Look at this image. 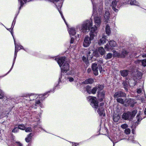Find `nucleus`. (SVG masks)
<instances>
[{
	"label": "nucleus",
	"mask_w": 146,
	"mask_h": 146,
	"mask_svg": "<svg viewBox=\"0 0 146 146\" xmlns=\"http://www.w3.org/2000/svg\"><path fill=\"white\" fill-rule=\"evenodd\" d=\"M94 27H92V21L91 19L87 20L84 21L81 25H78L76 26V29L79 30L81 32L86 33L89 32V37L88 36H86L83 42V46L84 47H87L89 46L91 43V41L95 37L97 36L98 32L97 27L100 26V23L98 25L96 24Z\"/></svg>",
	"instance_id": "1"
},
{
	"label": "nucleus",
	"mask_w": 146,
	"mask_h": 146,
	"mask_svg": "<svg viewBox=\"0 0 146 146\" xmlns=\"http://www.w3.org/2000/svg\"><path fill=\"white\" fill-rule=\"evenodd\" d=\"M47 95V93L38 95L35 94H31L29 95V99H28L31 103V102L34 105H33L32 108H36L35 106H40L42 108L43 107V105L41 103V101H42L47 97L46 96Z\"/></svg>",
	"instance_id": "2"
},
{
	"label": "nucleus",
	"mask_w": 146,
	"mask_h": 146,
	"mask_svg": "<svg viewBox=\"0 0 146 146\" xmlns=\"http://www.w3.org/2000/svg\"><path fill=\"white\" fill-rule=\"evenodd\" d=\"M91 0L93 5V15L94 17L95 23L97 25H99L100 21V0Z\"/></svg>",
	"instance_id": "3"
},
{
	"label": "nucleus",
	"mask_w": 146,
	"mask_h": 146,
	"mask_svg": "<svg viewBox=\"0 0 146 146\" xmlns=\"http://www.w3.org/2000/svg\"><path fill=\"white\" fill-rule=\"evenodd\" d=\"M65 58L61 57L60 58H56L55 60L58 63L61 68V72L62 73H66L70 70L69 64L65 61Z\"/></svg>",
	"instance_id": "4"
},
{
	"label": "nucleus",
	"mask_w": 146,
	"mask_h": 146,
	"mask_svg": "<svg viewBox=\"0 0 146 146\" xmlns=\"http://www.w3.org/2000/svg\"><path fill=\"white\" fill-rule=\"evenodd\" d=\"M87 99L92 106L94 108L96 112L99 114V116H100V104H99L96 98L89 96L87 98Z\"/></svg>",
	"instance_id": "5"
},
{
	"label": "nucleus",
	"mask_w": 146,
	"mask_h": 146,
	"mask_svg": "<svg viewBox=\"0 0 146 146\" xmlns=\"http://www.w3.org/2000/svg\"><path fill=\"white\" fill-rule=\"evenodd\" d=\"M86 90L87 93L89 94H95L96 92L98 91L97 95L98 97V98L100 96V85H99L98 86L94 87L92 89L91 88V86L89 85H87L86 87Z\"/></svg>",
	"instance_id": "6"
},
{
	"label": "nucleus",
	"mask_w": 146,
	"mask_h": 146,
	"mask_svg": "<svg viewBox=\"0 0 146 146\" xmlns=\"http://www.w3.org/2000/svg\"><path fill=\"white\" fill-rule=\"evenodd\" d=\"M100 54V47H99L98 50L96 49L94 51L92 50H90L87 53L88 59L91 60L94 56L98 57Z\"/></svg>",
	"instance_id": "7"
},
{
	"label": "nucleus",
	"mask_w": 146,
	"mask_h": 146,
	"mask_svg": "<svg viewBox=\"0 0 146 146\" xmlns=\"http://www.w3.org/2000/svg\"><path fill=\"white\" fill-rule=\"evenodd\" d=\"M11 100L12 99L10 98H4L2 102L0 104V108L3 109L4 108H9Z\"/></svg>",
	"instance_id": "8"
},
{
	"label": "nucleus",
	"mask_w": 146,
	"mask_h": 146,
	"mask_svg": "<svg viewBox=\"0 0 146 146\" xmlns=\"http://www.w3.org/2000/svg\"><path fill=\"white\" fill-rule=\"evenodd\" d=\"M137 113V111L135 110L132 112H128L127 113H123L122 115V118L125 120H130L134 117Z\"/></svg>",
	"instance_id": "9"
},
{
	"label": "nucleus",
	"mask_w": 146,
	"mask_h": 146,
	"mask_svg": "<svg viewBox=\"0 0 146 146\" xmlns=\"http://www.w3.org/2000/svg\"><path fill=\"white\" fill-rule=\"evenodd\" d=\"M72 73L71 71H69L66 73H62V72H61V76L59 79V82L62 83L66 82L67 80V75H71Z\"/></svg>",
	"instance_id": "10"
},
{
	"label": "nucleus",
	"mask_w": 146,
	"mask_h": 146,
	"mask_svg": "<svg viewBox=\"0 0 146 146\" xmlns=\"http://www.w3.org/2000/svg\"><path fill=\"white\" fill-rule=\"evenodd\" d=\"M18 46H15V47L14 56V59H13V63L12 64V66L10 69L7 72V73L6 74V75H7V74H8L11 71V70H12V68L13 67V66H14V64L15 62L16 59V57L17 56V53L18 52V51L19 49H18V48L17 47Z\"/></svg>",
	"instance_id": "11"
},
{
	"label": "nucleus",
	"mask_w": 146,
	"mask_h": 146,
	"mask_svg": "<svg viewBox=\"0 0 146 146\" xmlns=\"http://www.w3.org/2000/svg\"><path fill=\"white\" fill-rule=\"evenodd\" d=\"M92 69L94 74L97 76L98 74V68L97 64L95 63H93L92 64Z\"/></svg>",
	"instance_id": "12"
},
{
	"label": "nucleus",
	"mask_w": 146,
	"mask_h": 146,
	"mask_svg": "<svg viewBox=\"0 0 146 146\" xmlns=\"http://www.w3.org/2000/svg\"><path fill=\"white\" fill-rule=\"evenodd\" d=\"M60 82H59V80H58V83L54 87L53 89L46 93H47V96H48V93H50L51 92L53 93L54 92L55 90L61 88V86L59 85Z\"/></svg>",
	"instance_id": "13"
},
{
	"label": "nucleus",
	"mask_w": 146,
	"mask_h": 146,
	"mask_svg": "<svg viewBox=\"0 0 146 146\" xmlns=\"http://www.w3.org/2000/svg\"><path fill=\"white\" fill-rule=\"evenodd\" d=\"M126 95L125 93L123 92L119 91L116 92L113 95V97L115 98L119 97H125Z\"/></svg>",
	"instance_id": "14"
},
{
	"label": "nucleus",
	"mask_w": 146,
	"mask_h": 146,
	"mask_svg": "<svg viewBox=\"0 0 146 146\" xmlns=\"http://www.w3.org/2000/svg\"><path fill=\"white\" fill-rule=\"evenodd\" d=\"M39 118H38L37 120L38 122L37 125H33V127L34 128V129L36 130L38 129L39 128H40L42 130H44L45 132H47V131H45L42 127H41V125L40 123V122L39 121Z\"/></svg>",
	"instance_id": "15"
},
{
	"label": "nucleus",
	"mask_w": 146,
	"mask_h": 146,
	"mask_svg": "<svg viewBox=\"0 0 146 146\" xmlns=\"http://www.w3.org/2000/svg\"><path fill=\"white\" fill-rule=\"evenodd\" d=\"M117 2L116 0L113 1L111 3V6L113 9L116 12H118V10L116 8L117 5Z\"/></svg>",
	"instance_id": "16"
},
{
	"label": "nucleus",
	"mask_w": 146,
	"mask_h": 146,
	"mask_svg": "<svg viewBox=\"0 0 146 146\" xmlns=\"http://www.w3.org/2000/svg\"><path fill=\"white\" fill-rule=\"evenodd\" d=\"M68 31L70 36H74L76 33L75 29L73 28H69Z\"/></svg>",
	"instance_id": "17"
},
{
	"label": "nucleus",
	"mask_w": 146,
	"mask_h": 146,
	"mask_svg": "<svg viewBox=\"0 0 146 146\" xmlns=\"http://www.w3.org/2000/svg\"><path fill=\"white\" fill-rule=\"evenodd\" d=\"M33 135V134L32 133H31L28 135L27 137L25 139L27 143H29L31 141L32 138V137Z\"/></svg>",
	"instance_id": "18"
},
{
	"label": "nucleus",
	"mask_w": 146,
	"mask_h": 146,
	"mask_svg": "<svg viewBox=\"0 0 146 146\" xmlns=\"http://www.w3.org/2000/svg\"><path fill=\"white\" fill-rule=\"evenodd\" d=\"M110 13L108 11L106 10L105 11L104 17L106 19L105 21L106 22H108V20H109L110 18Z\"/></svg>",
	"instance_id": "19"
},
{
	"label": "nucleus",
	"mask_w": 146,
	"mask_h": 146,
	"mask_svg": "<svg viewBox=\"0 0 146 146\" xmlns=\"http://www.w3.org/2000/svg\"><path fill=\"white\" fill-rule=\"evenodd\" d=\"M94 82V80L92 78H89L86 80L83 83L85 84H92Z\"/></svg>",
	"instance_id": "20"
},
{
	"label": "nucleus",
	"mask_w": 146,
	"mask_h": 146,
	"mask_svg": "<svg viewBox=\"0 0 146 146\" xmlns=\"http://www.w3.org/2000/svg\"><path fill=\"white\" fill-rule=\"evenodd\" d=\"M125 3L130 2L131 5H138L139 3L136 2L135 0H125Z\"/></svg>",
	"instance_id": "21"
},
{
	"label": "nucleus",
	"mask_w": 146,
	"mask_h": 146,
	"mask_svg": "<svg viewBox=\"0 0 146 146\" xmlns=\"http://www.w3.org/2000/svg\"><path fill=\"white\" fill-rule=\"evenodd\" d=\"M120 72L121 75L123 77L126 76L128 74V71L126 70H121Z\"/></svg>",
	"instance_id": "22"
},
{
	"label": "nucleus",
	"mask_w": 146,
	"mask_h": 146,
	"mask_svg": "<svg viewBox=\"0 0 146 146\" xmlns=\"http://www.w3.org/2000/svg\"><path fill=\"white\" fill-rule=\"evenodd\" d=\"M128 52L125 50H123L120 54V57H124L127 54Z\"/></svg>",
	"instance_id": "23"
},
{
	"label": "nucleus",
	"mask_w": 146,
	"mask_h": 146,
	"mask_svg": "<svg viewBox=\"0 0 146 146\" xmlns=\"http://www.w3.org/2000/svg\"><path fill=\"white\" fill-rule=\"evenodd\" d=\"M106 33L109 35L111 33L110 29V26L108 25H107L106 28Z\"/></svg>",
	"instance_id": "24"
},
{
	"label": "nucleus",
	"mask_w": 146,
	"mask_h": 146,
	"mask_svg": "<svg viewBox=\"0 0 146 146\" xmlns=\"http://www.w3.org/2000/svg\"><path fill=\"white\" fill-rule=\"evenodd\" d=\"M18 127L19 129L22 130H24L26 128L25 125L24 124H19L18 125Z\"/></svg>",
	"instance_id": "25"
},
{
	"label": "nucleus",
	"mask_w": 146,
	"mask_h": 146,
	"mask_svg": "<svg viewBox=\"0 0 146 146\" xmlns=\"http://www.w3.org/2000/svg\"><path fill=\"white\" fill-rule=\"evenodd\" d=\"M109 44L111 46L115 47L116 45V43L115 41L112 40L109 42Z\"/></svg>",
	"instance_id": "26"
},
{
	"label": "nucleus",
	"mask_w": 146,
	"mask_h": 146,
	"mask_svg": "<svg viewBox=\"0 0 146 146\" xmlns=\"http://www.w3.org/2000/svg\"><path fill=\"white\" fill-rule=\"evenodd\" d=\"M119 116L117 115H114L113 117V120L115 122H117L119 119Z\"/></svg>",
	"instance_id": "27"
},
{
	"label": "nucleus",
	"mask_w": 146,
	"mask_h": 146,
	"mask_svg": "<svg viewBox=\"0 0 146 146\" xmlns=\"http://www.w3.org/2000/svg\"><path fill=\"white\" fill-rule=\"evenodd\" d=\"M113 56L114 57H120V54H119L115 51H113Z\"/></svg>",
	"instance_id": "28"
},
{
	"label": "nucleus",
	"mask_w": 146,
	"mask_h": 146,
	"mask_svg": "<svg viewBox=\"0 0 146 146\" xmlns=\"http://www.w3.org/2000/svg\"><path fill=\"white\" fill-rule=\"evenodd\" d=\"M67 81H69L70 82H72L74 80V79L73 78L69 76H68V75H67Z\"/></svg>",
	"instance_id": "29"
},
{
	"label": "nucleus",
	"mask_w": 146,
	"mask_h": 146,
	"mask_svg": "<svg viewBox=\"0 0 146 146\" xmlns=\"http://www.w3.org/2000/svg\"><path fill=\"white\" fill-rule=\"evenodd\" d=\"M19 129L18 127H15L12 130V131L13 133H17L19 132Z\"/></svg>",
	"instance_id": "30"
},
{
	"label": "nucleus",
	"mask_w": 146,
	"mask_h": 146,
	"mask_svg": "<svg viewBox=\"0 0 146 146\" xmlns=\"http://www.w3.org/2000/svg\"><path fill=\"white\" fill-rule=\"evenodd\" d=\"M117 102L123 104L124 103V100L123 99L121 98H117Z\"/></svg>",
	"instance_id": "31"
},
{
	"label": "nucleus",
	"mask_w": 146,
	"mask_h": 146,
	"mask_svg": "<svg viewBox=\"0 0 146 146\" xmlns=\"http://www.w3.org/2000/svg\"><path fill=\"white\" fill-rule=\"evenodd\" d=\"M106 42L105 37L103 35L102 36V38L101 39V44L104 43Z\"/></svg>",
	"instance_id": "32"
},
{
	"label": "nucleus",
	"mask_w": 146,
	"mask_h": 146,
	"mask_svg": "<svg viewBox=\"0 0 146 146\" xmlns=\"http://www.w3.org/2000/svg\"><path fill=\"white\" fill-rule=\"evenodd\" d=\"M16 17H14V20L13 21L11 26V28H12L11 30H13V29L14 28V26L15 24V22H16Z\"/></svg>",
	"instance_id": "33"
},
{
	"label": "nucleus",
	"mask_w": 146,
	"mask_h": 146,
	"mask_svg": "<svg viewBox=\"0 0 146 146\" xmlns=\"http://www.w3.org/2000/svg\"><path fill=\"white\" fill-rule=\"evenodd\" d=\"M14 44H15V47L16 46H17V47H18V49H19L20 50L21 49H22V48H23V46H22L19 45L18 44H17L16 43L15 40H14Z\"/></svg>",
	"instance_id": "34"
},
{
	"label": "nucleus",
	"mask_w": 146,
	"mask_h": 146,
	"mask_svg": "<svg viewBox=\"0 0 146 146\" xmlns=\"http://www.w3.org/2000/svg\"><path fill=\"white\" fill-rule=\"evenodd\" d=\"M4 95V92L3 91L0 89V99L3 98Z\"/></svg>",
	"instance_id": "35"
},
{
	"label": "nucleus",
	"mask_w": 146,
	"mask_h": 146,
	"mask_svg": "<svg viewBox=\"0 0 146 146\" xmlns=\"http://www.w3.org/2000/svg\"><path fill=\"white\" fill-rule=\"evenodd\" d=\"M15 144L16 146H23V145L19 142H15Z\"/></svg>",
	"instance_id": "36"
},
{
	"label": "nucleus",
	"mask_w": 146,
	"mask_h": 146,
	"mask_svg": "<svg viewBox=\"0 0 146 146\" xmlns=\"http://www.w3.org/2000/svg\"><path fill=\"white\" fill-rule=\"evenodd\" d=\"M141 63L142 65L145 67L146 66V60L144 59L142 60Z\"/></svg>",
	"instance_id": "37"
},
{
	"label": "nucleus",
	"mask_w": 146,
	"mask_h": 146,
	"mask_svg": "<svg viewBox=\"0 0 146 146\" xmlns=\"http://www.w3.org/2000/svg\"><path fill=\"white\" fill-rule=\"evenodd\" d=\"M25 130V131L27 132H31L32 131L31 128L30 127H28L27 128H26Z\"/></svg>",
	"instance_id": "38"
},
{
	"label": "nucleus",
	"mask_w": 146,
	"mask_h": 146,
	"mask_svg": "<svg viewBox=\"0 0 146 146\" xmlns=\"http://www.w3.org/2000/svg\"><path fill=\"white\" fill-rule=\"evenodd\" d=\"M125 132L126 134H129L130 133L131 130L127 128L125 130Z\"/></svg>",
	"instance_id": "39"
},
{
	"label": "nucleus",
	"mask_w": 146,
	"mask_h": 146,
	"mask_svg": "<svg viewBox=\"0 0 146 146\" xmlns=\"http://www.w3.org/2000/svg\"><path fill=\"white\" fill-rule=\"evenodd\" d=\"M112 56V54L111 53H109L107 55V58L109 59L111 58Z\"/></svg>",
	"instance_id": "40"
},
{
	"label": "nucleus",
	"mask_w": 146,
	"mask_h": 146,
	"mask_svg": "<svg viewBox=\"0 0 146 146\" xmlns=\"http://www.w3.org/2000/svg\"><path fill=\"white\" fill-rule=\"evenodd\" d=\"M105 93V92L104 91H103L101 93V101L102 100V99L104 98Z\"/></svg>",
	"instance_id": "41"
},
{
	"label": "nucleus",
	"mask_w": 146,
	"mask_h": 146,
	"mask_svg": "<svg viewBox=\"0 0 146 146\" xmlns=\"http://www.w3.org/2000/svg\"><path fill=\"white\" fill-rule=\"evenodd\" d=\"M127 127H128L127 125L126 124H124L123 125H122L121 126V127L123 129H125V128H127Z\"/></svg>",
	"instance_id": "42"
},
{
	"label": "nucleus",
	"mask_w": 146,
	"mask_h": 146,
	"mask_svg": "<svg viewBox=\"0 0 146 146\" xmlns=\"http://www.w3.org/2000/svg\"><path fill=\"white\" fill-rule=\"evenodd\" d=\"M101 55H102L105 53V50H104L102 47H101Z\"/></svg>",
	"instance_id": "43"
},
{
	"label": "nucleus",
	"mask_w": 146,
	"mask_h": 146,
	"mask_svg": "<svg viewBox=\"0 0 146 146\" xmlns=\"http://www.w3.org/2000/svg\"><path fill=\"white\" fill-rule=\"evenodd\" d=\"M101 116H104L105 115V113L104 111V110H102V111H101Z\"/></svg>",
	"instance_id": "44"
},
{
	"label": "nucleus",
	"mask_w": 146,
	"mask_h": 146,
	"mask_svg": "<svg viewBox=\"0 0 146 146\" xmlns=\"http://www.w3.org/2000/svg\"><path fill=\"white\" fill-rule=\"evenodd\" d=\"M82 59L83 61L85 62H86L87 61V59L89 60V59H88V58L87 59V58L84 56H83L82 57Z\"/></svg>",
	"instance_id": "45"
},
{
	"label": "nucleus",
	"mask_w": 146,
	"mask_h": 146,
	"mask_svg": "<svg viewBox=\"0 0 146 146\" xmlns=\"http://www.w3.org/2000/svg\"><path fill=\"white\" fill-rule=\"evenodd\" d=\"M141 61H142V60H137L135 61V63L136 64H138L140 62H141Z\"/></svg>",
	"instance_id": "46"
},
{
	"label": "nucleus",
	"mask_w": 146,
	"mask_h": 146,
	"mask_svg": "<svg viewBox=\"0 0 146 146\" xmlns=\"http://www.w3.org/2000/svg\"><path fill=\"white\" fill-rule=\"evenodd\" d=\"M74 41V38L72 37L71 38V40L70 41V43L71 44H72L73 43Z\"/></svg>",
	"instance_id": "47"
},
{
	"label": "nucleus",
	"mask_w": 146,
	"mask_h": 146,
	"mask_svg": "<svg viewBox=\"0 0 146 146\" xmlns=\"http://www.w3.org/2000/svg\"><path fill=\"white\" fill-rule=\"evenodd\" d=\"M140 113H139L138 114H137V121H139V120H141V119H139V116H140Z\"/></svg>",
	"instance_id": "48"
},
{
	"label": "nucleus",
	"mask_w": 146,
	"mask_h": 146,
	"mask_svg": "<svg viewBox=\"0 0 146 146\" xmlns=\"http://www.w3.org/2000/svg\"><path fill=\"white\" fill-rule=\"evenodd\" d=\"M100 127L99 128V131H98V132L99 133L97 135H96V136L99 135L100 134Z\"/></svg>",
	"instance_id": "49"
},
{
	"label": "nucleus",
	"mask_w": 146,
	"mask_h": 146,
	"mask_svg": "<svg viewBox=\"0 0 146 146\" xmlns=\"http://www.w3.org/2000/svg\"><path fill=\"white\" fill-rule=\"evenodd\" d=\"M141 92V91L140 89H138L137 90V92L138 94L140 93Z\"/></svg>",
	"instance_id": "50"
},
{
	"label": "nucleus",
	"mask_w": 146,
	"mask_h": 146,
	"mask_svg": "<svg viewBox=\"0 0 146 146\" xmlns=\"http://www.w3.org/2000/svg\"><path fill=\"white\" fill-rule=\"evenodd\" d=\"M70 143H72V146H77V145H76L75 144V142H70Z\"/></svg>",
	"instance_id": "51"
},
{
	"label": "nucleus",
	"mask_w": 146,
	"mask_h": 146,
	"mask_svg": "<svg viewBox=\"0 0 146 146\" xmlns=\"http://www.w3.org/2000/svg\"><path fill=\"white\" fill-rule=\"evenodd\" d=\"M91 69L90 68H88V73H89L91 71Z\"/></svg>",
	"instance_id": "52"
},
{
	"label": "nucleus",
	"mask_w": 146,
	"mask_h": 146,
	"mask_svg": "<svg viewBox=\"0 0 146 146\" xmlns=\"http://www.w3.org/2000/svg\"><path fill=\"white\" fill-rule=\"evenodd\" d=\"M11 32V35H12V36H13V38L14 40H15V39H14V36H13V32L12 31H11V32Z\"/></svg>",
	"instance_id": "53"
},
{
	"label": "nucleus",
	"mask_w": 146,
	"mask_h": 146,
	"mask_svg": "<svg viewBox=\"0 0 146 146\" xmlns=\"http://www.w3.org/2000/svg\"><path fill=\"white\" fill-rule=\"evenodd\" d=\"M7 30H8L10 32H11V31H12V30H11L12 28H11L10 29H7Z\"/></svg>",
	"instance_id": "54"
},
{
	"label": "nucleus",
	"mask_w": 146,
	"mask_h": 146,
	"mask_svg": "<svg viewBox=\"0 0 146 146\" xmlns=\"http://www.w3.org/2000/svg\"><path fill=\"white\" fill-rule=\"evenodd\" d=\"M123 84L124 85V86H127V84H125V82H123Z\"/></svg>",
	"instance_id": "55"
},
{
	"label": "nucleus",
	"mask_w": 146,
	"mask_h": 146,
	"mask_svg": "<svg viewBox=\"0 0 146 146\" xmlns=\"http://www.w3.org/2000/svg\"><path fill=\"white\" fill-rule=\"evenodd\" d=\"M80 143H75V144L76 145H77V146L78 145H79Z\"/></svg>",
	"instance_id": "56"
},
{
	"label": "nucleus",
	"mask_w": 146,
	"mask_h": 146,
	"mask_svg": "<svg viewBox=\"0 0 146 146\" xmlns=\"http://www.w3.org/2000/svg\"><path fill=\"white\" fill-rule=\"evenodd\" d=\"M105 46V48H107V49H106L107 50H108V51H109V49H108V47H107V46Z\"/></svg>",
	"instance_id": "57"
},
{
	"label": "nucleus",
	"mask_w": 146,
	"mask_h": 146,
	"mask_svg": "<svg viewBox=\"0 0 146 146\" xmlns=\"http://www.w3.org/2000/svg\"><path fill=\"white\" fill-rule=\"evenodd\" d=\"M2 137L0 136V141H1V140H2Z\"/></svg>",
	"instance_id": "58"
},
{
	"label": "nucleus",
	"mask_w": 146,
	"mask_h": 146,
	"mask_svg": "<svg viewBox=\"0 0 146 146\" xmlns=\"http://www.w3.org/2000/svg\"><path fill=\"white\" fill-rule=\"evenodd\" d=\"M143 56L144 57H146V54L143 55Z\"/></svg>",
	"instance_id": "59"
},
{
	"label": "nucleus",
	"mask_w": 146,
	"mask_h": 146,
	"mask_svg": "<svg viewBox=\"0 0 146 146\" xmlns=\"http://www.w3.org/2000/svg\"><path fill=\"white\" fill-rule=\"evenodd\" d=\"M124 102H128V101L126 99L124 100Z\"/></svg>",
	"instance_id": "60"
},
{
	"label": "nucleus",
	"mask_w": 146,
	"mask_h": 146,
	"mask_svg": "<svg viewBox=\"0 0 146 146\" xmlns=\"http://www.w3.org/2000/svg\"><path fill=\"white\" fill-rule=\"evenodd\" d=\"M145 114L146 115V108L145 109Z\"/></svg>",
	"instance_id": "61"
},
{
	"label": "nucleus",
	"mask_w": 146,
	"mask_h": 146,
	"mask_svg": "<svg viewBox=\"0 0 146 146\" xmlns=\"http://www.w3.org/2000/svg\"><path fill=\"white\" fill-rule=\"evenodd\" d=\"M22 49H23L25 51H26L27 52V50H26L25 49V48H22Z\"/></svg>",
	"instance_id": "62"
},
{
	"label": "nucleus",
	"mask_w": 146,
	"mask_h": 146,
	"mask_svg": "<svg viewBox=\"0 0 146 146\" xmlns=\"http://www.w3.org/2000/svg\"><path fill=\"white\" fill-rule=\"evenodd\" d=\"M100 39L98 41V43L99 44H100Z\"/></svg>",
	"instance_id": "63"
},
{
	"label": "nucleus",
	"mask_w": 146,
	"mask_h": 146,
	"mask_svg": "<svg viewBox=\"0 0 146 146\" xmlns=\"http://www.w3.org/2000/svg\"><path fill=\"white\" fill-rule=\"evenodd\" d=\"M0 24L1 25H2L3 26H4L5 27V26H4V25H3L2 23H0Z\"/></svg>",
	"instance_id": "64"
}]
</instances>
